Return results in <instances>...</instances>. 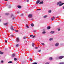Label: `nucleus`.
Wrapping results in <instances>:
<instances>
[{
  "instance_id": "2f4dec72",
  "label": "nucleus",
  "mask_w": 64,
  "mask_h": 64,
  "mask_svg": "<svg viewBox=\"0 0 64 64\" xmlns=\"http://www.w3.org/2000/svg\"><path fill=\"white\" fill-rule=\"evenodd\" d=\"M49 64V62H48L46 63L45 64Z\"/></svg>"
},
{
  "instance_id": "79ce46f5",
  "label": "nucleus",
  "mask_w": 64,
  "mask_h": 64,
  "mask_svg": "<svg viewBox=\"0 0 64 64\" xmlns=\"http://www.w3.org/2000/svg\"><path fill=\"white\" fill-rule=\"evenodd\" d=\"M11 7V6H10L8 7L9 8H10Z\"/></svg>"
},
{
  "instance_id": "7c9ffc66",
  "label": "nucleus",
  "mask_w": 64,
  "mask_h": 64,
  "mask_svg": "<svg viewBox=\"0 0 64 64\" xmlns=\"http://www.w3.org/2000/svg\"><path fill=\"white\" fill-rule=\"evenodd\" d=\"M34 32H37V30H34Z\"/></svg>"
},
{
  "instance_id": "aec40b11",
  "label": "nucleus",
  "mask_w": 64,
  "mask_h": 64,
  "mask_svg": "<svg viewBox=\"0 0 64 64\" xmlns=\"http://www.w3.org/2000/svg\"><path fill=\"white\" fill-rule=\"evenodd\" d=\"M6 15H9V13H6L5 14Z\"/></svg>"
},
{
  "instance_id": "ddd939ff",
  "label": "nucleus",
  "mask_w": 64,
  "mask_h": 64,
  "mask_svg": "<svg viewBox=\"0 0 64 64\" xmlns=\"http://www.w3.org/2000/svg\"><path fill=\"white\" fill-rule=\"evenodd\" d=\"M47 17H48V16H47V15L44 16V18H47Z\"/></svg>"
},
{
  "instance_id": "f3484780",
  "label": "nucleus",
  "mask_w": 64,
  "mask_h": 64,
  "mask_svg": "<svg viewBox=\"0 0 64 64\" xmlns=\"http://www.w3.org/2000/svg\"><path fill=\"white\" fill-rule=\"evenodd\" d=\"M12 63V61H9L8 62V64Z\"/></svg>"
},
{
  "instance_id": "423d86ee",
  "label": "nucleus",
  "mask_w": 64,
  "mask_h": 64,
  "mask_svg": "<svg viewBox=\"0 0 64 64\" xmlns=\"http://www.w3.org/2000/svg\"><path fill=\"white\" fill-rule=\"evenodd\" d=\"M63 58H64V56H61L59 57V58L60 59H62Z\"/></svg>"
},
{
  "instance_id": "cd10ccee",
  "label": "nucleus",
  "mask_w": 64,
  "mask_h": 64,
  "mask_svg": "<svg viewBox=\"0 0 64 64\" xmlns=\"http://www.w3.org/2000/svg\"><path fill=\"white\" fill-rule=\"evenodd\" d=\"M46 33V32L45 31H44L42 32V34H45V33Z\"/></svg>"
},
{
  "instance_id": "a19ab883",
  "label": "nucleus",
  "mask_w": 64,
  "mask_h": 64,
  "mask_svg": "<svg viewBox=\"0 0 64 64\" xmlns=\"http://www.w3.org/2000/svg\"><path fill=\"white\" fill-rule=\"evenodd\" d=\"M5 42L6 43H7V40H5Z\"/></svg>"
},
{
  "instance_id": "4be33fe9",
  "label": "nucleus",
  "mask_w": 64,
  "mask_h": 64,
  "mask_svg": "<svg viewBox=\"0 0 64 64\" xmlns=\"http://www.w3.org/2000/svg\"><path fill=\"white\" fill-rule=\"evenodd\" d=\"M51 28V27L50 26H48L47 27V29H50Z\"/></svg>"
},
{
  "instance_id": "f704fd0d",
  "label": "nucleus",
  "mask_w": 64,
  "mask_h": 64,
  "mask_svg": "<svg viewBox=\"0 0 64 64\" xmlns=\"http://www.w3.org/2000/svg\"><path fill=\"white\" fill-rule=\"evenodd\" d=\"M41 50H40L38 51V52H41Z\"/></svg>"
},
{
  "instance_id": "09e8293b",
  "label": "nucleus",
  "mask_w": 64,
  "mask_h": 64,
  "mask_svg": "<svg viewBox=\"0 0 64 64\" xmlns=\"http://www.w3.org/2000/svg\"><path fill=\"white\" fill-rule=\"evenodd\" d=\"M9 0H4V1H8Z\"/></svg>"
},
{
  "instance_id": "393cba45",
  "label": "nucleus",
  "mask_w": 64,
  "mask_h": 64,
  "mask_svg": "<svg viewBox=\"0 0 64 64\" xmlns=\"http://www.w3.org/2000/svg\"><path fill=\"white\" fill-rule=\"evenodd\" d=\"M14 61H16L17 60V58H14Z\"/></svg>"
},
{
  "instance_id": "864d4df0",
  "label": "nucleus",
  "mask_w": 64,
  "mask_h": 64,
  "mask_svg": "<svg viewBox=\"0 0 64 64\" xmlns=\"http://www.w3.org/2000/svg\"><path fill=\"white\" fill-rule=\"evenodd\" d=\"M59 17V16H58L57 17H56V18H58Z\"/></svg>"
},
{
  "instance_id": "a878e982",
  "label": "nucleus",
  "mask_w": 64,
  "mask_h": 64,
  "mask_svg": "<svg viewBox=\"0 0 64 64\" xmlns=\"http://www.w3.org/2000/svg\"><path fill=\"white\" fill-rule=\"evenodd\" d=\"M34 43H32V47H34Z\"/></svg>"
},
{
  "instance_id": "c9c22d12",
  "label": "nucleus",
  "mask_w": 64,
  "mask_h": 64,
  "mask_svg": "<svg viewBox=\"0 0 64 64\" xmlns=\"http://www.w3.org/2000/svg\"><path fill=\"white\" fill-rule=\"evenodd\" d=\"M37 64V63L35 62L33 63V64Z\"/></svg>"
},
{
  "instance_id": "dca6fc26",
  "label": "nucleus",
  "mask_w": 64,
  "mask_h": 64,
  "mask_svg": "<svg viewBox=\"0 0 64 64\" xmlns=\"http://www.w3.org/2000/svg\"><path fill=\"white\" fill-rule=\"evenodd\" d=\"M63 4H64V3H62V4H60V5H59V6H62V5H63Z\"/></svg>"
},
{
  "instance_id": "8fccbe9b",
  "label": "nucleus",
  "mask_w": 64,
  "mask_h": 64,
  "mask_svg": "<svg viewBox=\"0 0 64 64\" xmlns=\"http://www.w3.org/2000/svg\"><path fill=\"white\" fill-rule=\"evenodd\" d=\"M27 2H29V0H27Z\"/></svg>"
},
{
  "instance_id": "37998d69",
  "label": "nucleus",
  "mask_w": 64,
  "mask_h": 64,
  "mask_svg": "<svg viewBox=\"0 0 64 64\" xmlns=\"http://www.w3.org/2000/svg\"><path fill=\"white\" fill-rule=\"evenodd\" d=\"M38 47H35V49H38Z\"/></svg>"
},
{
  "instance_id": "1a4fd4ad",
  "label": "nucleus",
  "mask_w": 64,
  "mask_h": 64,
  "mask_svg": "<svg viewBox=\"0 0 64 64\" xmlns=\"http://www.w3.org/2000/svg\"><path fill=\"white\" fill-rule=\"evenodd\" d=\"M11 17H13V18H12V20H14V16H13V14H12L11 15Z\"/></svg>"
},
{
  "instance_id": "473e14b6",
  "label": "nucleus",
  "mask_w": 64,
  "mask_h": 64,
  "mask_svg": "<svg viewBox=\"0 0 64 64\" xmlns=\"http://www.w3.org/2000/svg\"><path fill=\"white\" fill-rule=\"evenodd\" d=\"M26 38V37L25 36H24L23 38V39H25Z\"/></svg>"
},
{
  "instance_id": "c756f323",
  "label": "nucleus",
  "mask_w": 64,
  "mask_h": 64,
  "mask_svg": "<svg viewBox=\"0 0 64 64\" xmlns=\"http://www.w3.org/2000/svg\"><path fill=\"white\" fill-rule=\"evenodd\" d=\"M59 64H64V62H61Z\"/></svg>"
},
{
  "instance_id": "20e7f679",
  "label": "nucleus",
  "mask_w": 64,
  "mask_h": 64,
  "mask_svg": "<svg viewBox=\"0 0 64 64\" xmlns=\"http://www.w3.org/2000/svg\"><path fill=\"white\" fill-rule=\"evenodd\" d=\"M28 17L29 18H31L32 17V15L30 14L28 15Z\"/></svg>"
},
{
  "instance_id": "6ab92c4d",
  "label": "nucleus",
  "mask_w": 64,
  "mask_h": 64,
  "mask_svg": "<svg viewBox=\"0 0 64 64\" xmlns=\"http://www.w3.org/2000/svg\"><path fill=\"white\" fill-rule=\"evenodd\" d=\"M52 40H53V38H50L49 39V40L50 41H52Z\"/></svg>"
},
{
  "instance_id": "c85d7f7f",
  "label": "nucleus",
  "mask_w": 64,
  "mask_h": 64,
  "mask_svg": "<svg viewBox=\"0 0 64 64\" xmlns=\"http://www.w3.org/2000/svg\"><path fill=\"white\" fill-rule=\"evenodd\" d=\"M50 33L51 34H53V33H54V31H51L50 32Z\"/></svg>"
},
{
  "instance_id": "4c0bfd02",
  "label": "nucleus",
  "mask_w": 64,
  "mask_h": 64,
  "mask_svg": "<svg viewBox=\"0 0 64 64\" xmlns=\"http://www.w3.org/2000/svg\"><path fill=\"white\" fill-rule=\"evenodd\" d=\"M35 37V36H33L32 37V38H34Z\"/></svg>"
},
{
  "instance_id": "412c9836",
  "label": "nucleus",
  "mask_w": 64,
  "mask_h": 64,
  "mask_svg": "<svg viewBox=\"0 0 64 64\" xmlns=\"http://www.w3.org/2000/svg\"><path fill=\"white\" fill-rule=\"evenodd\" d=\"M19 46V44H18L16 45V47H18Z\"/></svg>"
},
{
  "instance_id": "58836bf2",
  "label": "nucleus",
  "mask_w": 64,
  "mask_h": 64,
  "mask_svg": "<svg viewBox=\"0 0 64 64\" xmlns=\"http://www.w3.org/2000/svg\"><path fill=\"white\" fill-rule=\"evenodd\" d=\"M26 27L27 28H29V26H27L26 25Z\"/></svg>"
},
{
  "instance_id": "4468645a",
  "label": "nucleus",
  "mask_w": 64,
  "mask_h": 64,
  "mask_svg": "<svg viewBox=\"0 0 64 64\" xmlns=\"http://www.w3.org/2000/svg\"><path fill=\"white\" fill-rule=\"evenodd\" d=\"M18 8H19V9L21 8V6H18Z\"/></svg>"
},
{
  "instance_id": "9b49d317",
  "label": "nucleus",
  "mask_w": 64,
  "mask_h": 64,
  "mask_svg": "<svg viewBox=\"0 0 64 64\" xmlns=\"http://www.w3.org/2000/svg\"><path fill=\"white\" fill-rule=\"evenodd\" d=\"M52 60V58L51 57H50L49 58V60H50V61Z\"/></svg>"
},
{
  "instance_id": "39448f33",
  "label": "nucleus",
  "mask_w": 64,
  "mask_h": 64,
  "mask_svg": "<svg viewBox=\"0 0 64 64\" xmlns=\"http://www.w3.org/2000/svg\"><path fill=\"white\" fill-rule=\"evenodd\" d=\"M14 28L13 27V26H11L10 28V29L12 30H14Z\"/></svg>"
},
{
  "instance_id": "7ed1b4c3",
  "label": "nucleus",
  "mask_w": 64,
  "mask_h": 64,
  "mask_svg": "<svg viewBox=\"0 0 64 64\" xmlns=\"http://www.w3.org/2000/svg\"><path fill=\"white\" fill-rule=\"evenodd\" d=\"M55 17L53 16L52 18H51V20L52 21H53L55 19Z\"/></svg>"
},
{
  "instance_id": "6e6d98bb",
  "label": "nucleus",
  "mask_w": 64,
  "mask_h": 64,
  "mask_svg": "<svg viewBox=\"0 0 64 64\" xmlns=\"http://www.w3.org/2000/svg\"><path fill=\"white\" fill-rule=\"evenodd\" d=\"M0 21H1V20H0Z\"/></svg>"
},
{
  "instance_id": "f03ea898",
  "label": "nucleus",
  "mask_w": 64,
  "mask_h": 64,
  "mask_svg": "<svg viewBox=\"0 0 64 64\" xmlns=\"http://www.w3.org/2000/svg\"><path fill=\"white\" fill-rule=\"evenodd\" d=\"M62 3V2L61 1H60L58 2L57 3V5H60V4Z\"/></svg>"
},
{
  "instance_id": "4d7b16f0",
  "label": "nucleus",
  "mask_w": 64,
  "mask_h": 64,
  "mask_svg": "<svg viewBox=\"0 0 64 64\" xmlns=\"http://www.w3.org/2000/svg\"><path fill=\"white\" fill-rule=\"evenodd\" d=\"M0 57H1V56H0Z\"/></svg>"
},
{
  "instance_id": "b1692460",
  "label": "nucleus",
  "mask_w": 64,
  "mask_h": 64,
  "mask_svg": "<svg viewBox=\"0 0 64 64\" xmlns=\"http://www.w3.org/2000/svg\"><path fill=\"white\" fill-rule=\"evenodd\" d=\"M3 53V52H1V51L0 52V54H2Z\"/></svg>"
},
{
  "instance_id": "0eeeda50",
  "label": "nucleus",
  "mask_w": 64,
  "mask_h": 64,
  "mask_svg": "<svg viewBox=\"0 0 64 64\" xmlns=\"http://www.w3.org/2000/svg\"><path fill=\"white\" fill-rule=\"evenodd\" d=\"M40 2V1L39 0H38L37 1L36 4H39V2Z\"/></svg>"
},
{
  "instance_id": "2eb2a0df",
  "label": "nucleus",
  "mask_w": 64,
  "mask_h": 64,
  "mask_svg": "<svg viewBox=\"0 0 64 64\" xmlns=\"http://www.w3.org/2000/svg\"><path fill=\"white\" fill-rule=\"evenodd\" d=\"M51 12H52V11L51 10H50L48 11V13H51Z\"/></svg>"
},
{
  "instance_id": "5701e85b",
  "label": "nucleus",
  "mask_w": 64,
  "mask_h": 64,
  "mask_svg": "<svg viewBox=\"0 0 64 64\" xmlns=\"http://www.w3.org/2000/svg\"><path fill=\"white\" fill-rule=\"evenodd\" d=\"M7 24H8V23H6L5 24H4V25H5L6 26V25H7Z\"/></svg>"
},
{
  "instance_id": "3c124183",
  "label": "nucleus",
  "mask_w": 64,
  "mask_h": 64,
  "mask_svg": "<svg viewBox=\"0 0 64 64\" xmlns=\"http://www.w3.org/2000/svg\"><path fill=\"white\" fill-rule=\"evenodd\" d=\"M58 31H59L60 30V29H58Z\"/></svg>"
},
{
  "instance_id": "49530a36",
  "label": "nucleus",
  "mask_w": 64,
  "mask_h": 64,
  "mask_svg": "<svg viewBox=\"0 0 64 64\" xmlns=\"http://www.w3.org/2000/svg\"><path fill=\"white\" fill-rule=\"evenodd\" d=\"M32 58H30V61H32Z\"/></svg>"
},
{
  "instance_id": "bb28decb",
  "label": "nucleus",
  "mask_w": 64,
  "mask_h": 64,
  "mask_svg": "<svg viewBox=\"0 0 64 64\" xmlns=\"http://www.w3.org/2000/svg\"><path fill=\"white\" fill-rule=\"evenodd\" d=\"M14 31L15 32H18V30H14Z\"/></svg>"
},
{
  "instance_id": "a211bd4d",
  "label": "nucleus",
  "mask_w": 64,
  "mask_h": 64,
  "mask_svg": "<svg viewBox=\"0 0 64 64\" xmlns=\"http://www.w3.org/2000/svg\"><path fill=\"white\" fill-rule=\"evenodd\" d=\"M30 25L31 26H32V27H33V26H34V24H30Z\"/></svg>"
},
{
  "instance_id": "603ef678",
  "label": "nucleus",
  "mask_w": 64,
  "mask_h": 64,
  "mask_svg": "<svg viewBox=\"0 0 64 64\" xmlns=\"http://www.w3.org/2000/svg\"><path fill=\"white\" fill-rule=\"evenodd\" d=\"M23 14H21V16H23Z\"/></svg>"
},
{
  "instance_id": "e433bc0d",
  "label": "nucleus",
  "mask_w": 64,
  "mask_h": 64,
  "mask_svg": "<svg viewBox=\"0 0 64 64\" xmlns=\"http://www.w3.org/2000/svg\"><path fill=\"white\" fill-rule=\"evenodd\" d=\"M11 37H13V36H13V35H11Z\"/></svg>"
},
{
  "instance_id": "a18cd8bd",
  "label": "nucleus",
  "mask_w": 64,
  "mask_h": 64,
  "mask_svg": "<svg viewBox=\"0 0 64 64\" xmlns=\"http://www.w3.org/2000/svg\"><path fill=\"white\" fill-rule=\"evenodd\" d=\"M1 62L2 63H3V60H2V61H1Z\"/></svg>"
},
{
  "instance_id": "de8ad7c7",
  "label": "nucleus",
  "mask_w": 64,
  "mask_h": 64,
  "mask_svg": "<svg viewBox=\"0 0 64 64\" xmlns=\"http://www.w3.org/2000/svg\"><path fill=\"white\" fill-rule=\"evenodd\" d=\"M8 4H6V6H8Z\"/></svg>"
},
{
  "instance_id": "f8f14e48",
  "label": "nucleus",
  "mask_w": 64,
  "mask_h": 64,
  "mask_svg": "<svg viewBox=\"0 0 64 64\" xmlns=\"http://www.w3.org/2000/svg\"><path fill=\"white\" fill-rule=\"evenodd\" d=\"M12 57H15L16 56L15 55V54H13L12 55Z\"/></svg>"
},
{
  "instance_id": "72a5a7b5",
  "label": "nucleus",
  "mask_w": 64,
  "mask_h": 64,
  "mask_svg": "<svg viewBox=\"0 0 64 64\" xmlns=\"http://www.w3.org/2000/svg\"><path fill=\"white\" fill-rule=\"evenodd\" d=\"M41 44L42 45H44V43H41Z\"/></svg>"
},
{
  "instance_id": "ea45409f",
  "label": "nucleus",
  "mask_w": 64,
  "mask_h": 64,
  "mask_svg": "<svg viewBox=\"0 0 64 64\" xmlns=\"http://www.w3.org/2000/svg\"><path fill=\"white\" fill-rule=\"evenodd\" d=\"M33 36V35L32 34V35H31L30 36V37H32V36Z\"/></svg>"
},
{
  "instance_id": "c03bdc74",
  "label": "nucleus",
  "mask_w": 64,
  "mask_h": 64,
  "mask_svg": "<svg viewBox=\"0 0 64 64\" xmlns=\"http://www.w3.org/2000/svg\"><path fill=\"white\" fill-rule=\"evenodd\" d=\"M41 10V9H38L37 10Z\"/></svg>"
},
{
  "instance_id": "6e6552de",
  "label": "nucleus",
  "mask_w": 64,
  "mask_h": 64,
  "mask_svg": "<svg viewBox=\"0 0 64 64\" xmlns=\"http://www.w3.org/2000/svg\"><path fill=\"white\" fill-rule=\"evenodd\" d=\"M43 3H44V2H43V1H42L41 2H40L39 3V4H43Z\"/></svg>"
},
{
  "instance_id": "5fc2aeb1",
  "label": "nucleus",
  "mask_w": 64,
  "mask_h": 64,
  "mask_svg": "<svg viewBox=\"0 0 64 64\" xmlns=\"http://www.w3.org/2000/svg\"><path fill=\"white\" fill-rule=\"evenodd\" d=\"M63 8L64 9V6L63 7Z\"/></svg>"
},
{
  "instance_id": "9d476101",
  "label": "nucleus",
  "mask_w": 64,
  "mask_h": 64,
  "mask_svg": "<svg viewBox=\"0 0 64 64\" xmlns=\"http://www.w3.org/2000/svg\"><path fill=\"white\" fill-rule=\"evenodd\" d=\"M19 38H18L17 39H16V41L17 42H19Z\"/></svg>"
},
{
  "instance_id": "f257e3e1",
  "label": "nucleus",
  "mask_w": 64,
  "mask_h": 64,
  "mask_svg": "<svg viewBox=\"0 0 64 64\" xmlns=\"http://www.w3.org/2000/svg\"><path fill=\"white\" fill-rule=\"evenodd\" d=\"M55 46H56V47H57L59 46V43L58 42H57L56 43L55 45Z\"/></svg>"
}]
</instances>
